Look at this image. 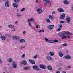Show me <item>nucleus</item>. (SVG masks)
I'll list each match as a JSON object with an SVG mask.
<instances>
[{
  "label": "nucleus",
  "mask_w": 73,
  "mask_h": 73,
  "mask_svg": "<svg viewBox=\"0 0 73 73\" xmlns=\"http://www.w3.org/2000/svg\"><path fill=\"white\" fill-rule=\"evenodd\" d=\"M58 11H59V12H64V10H63V9L61 8H59L58 9Z\"/></svg>",
  "instance_id": "f3484780"
},
{
  "label": "nucleus",
  "mask_w": 73,
  "mask_h": 73,
  "mask_svg": "<svg viewBox=\"0 0 73 73\" xmlns=\"http://www.w3.org/2000/svg\"><path fill=\"white\" fill-rule=\"evenodd\" d=\"M35 28L37 29H38V28H40V26H36Z\"/></svg>",
  "instance_id": "79ce46f5"
},
{
  "label": "nucleus",
  "mask_w": 73,
  "mask_h": 73,
  "mask_svg": "<svg viewBox=\"0 0 73 73\" xmlns=\"http://www.w3.org/2000/svg\"><path fill=\"white\" fill-rule=\"evenodd\" d=\"M25 32H26V31H23V34H25Z\"/></svg>",
  "instance_id": "6e6d98bb"
},
{
  "label": "nucleus",
  "mask_w": 73,
  "mask_h": 73,
  "mask_svg": "<svg viewBox=\"0 0 73 73\" xmlns=\"http://www.w3.org/2000/svg\"><path fill=\"white\" fill-rule=\"evenodd\" d=\"M66 53H69V50H67L66 51Z\"/></svg>",
  "instance_id": "864d4df0"
},
{
  "label": "nucleus",
  "mask_w": 73,
  "mask_h": 73,
  "mask_svg": "<svg viewBox=\"0 0 73 73\" xmlns=\"http://www.w3.org/2000/svg\"><path fill=\"white\" fill-rule=\"evenodd\" d=\"M30 69H31V67H29L27 66L26 67H25L23 68L24 70H29Z\"/></svg>",
  "instance_id": "f8f14e48"
},
{
  "label": "nucleus",
  "mask_w": 73,
  "mask_h": 73,
  "mask_svg": "<svg viewBox=\"0 0 73 73\" xmlns=\"http://www.w3.org/2000/svg\"><path fill=\"white\" fill-rule=\"evenodd\" d=\"M23 64V61H22L20 62V65H22Z\"/></svg>",
  "instance_id": "ea45409f"
},
{
  "label": "nucleus",
  "mask_w": 73,
  "mask_h": 73,
  "mask_svg": "<svg viewBox=\"0 0 73 73\" xmlns=\"http://www.w3.org/2000/svg\"><path fill=\"white\" fill-rule=\"evenodd\" d=\"M42 11V9L41 8H38L36 10L37 12H38L39 14H41Z\"/></svg>",
  "instance_id": "39448f33"
},
{
  "label": "nucleus",
  "mask_w": 73,
  "mask_h": 73,
  "mask_svg": "<svg viewBox=\"0 0 73 73\" xmlns=\"http://www.w3.org/2000/svg\"><path fill=\"white\" fill-rule=\"evenodd\" d=\"M65 17V15L64 13H63L61 15H60V19H64Z\"/></svg>",
  "instance_id": "6e6552de"
},
{
  "label": "nucleus",
  "mask_w": 73,
  "mask_h": 73,
  "mask_svg": "<svg viewBox=\"0 0 73 73\" xmlns=\"http://www.w3.org/2000/svg\"><path fill=\"white\" fill-rule=\"evenodd\" d=\"M13 38H15L16 40H18L19 39V38L17 36H14Z\"/></svg>",
  "instance_id": "c756f323"
},
{
  "label": "nucleus",
  "mask_w": 73,
  "mask_h": 73,
  "mask_svg": "<svg viewBox=\"0 0 73 73\" xmlns=\"http://www.w3.org/2000/svg\"><path fill=\"white\" fill-rule=\"evenodd\" d=\"M1 38L2 40H3V41H4L5 40V39H6V36L4 35L3 36L1 37Z\"/></svg>",
  "instance_id": "412c9836"
},
{
  "label": "nucleus",
  "mask_w": 73,
  "mask_h": 73,
  "mask_svg": "<svg viewBox=\"0 0 73 73\" xmlns=\"http://www.w3.org/2000/svg\"><path fill=\"white\" fill-rule=\"evenodd\" d=\"M60 24H63L64 23V21H60Z\"/></svg>",
  "instance_id": "a18cd8bd"
},
{
  "label": "nucleus",
  "mask_w": 73,
  "mask_h": 73,
  "mask_svg": "<svg viewBox=\"0 0 73 73\" xmlns=\"http://www.w3.org/2000/svg\"><path fill=\"white\" fill-rule=\"evenodd\" d=\"M63 3L67 5L69 4L70 3L69 1L65 0L63 1Z\"/></svg>",
  "instance_id": "2eb2a0df"
},
{
  "label": "nucleus",
  "mask_w": 73,
  "mask_h": 73,
  "mask_svg": "<svg viewBox=\"0 0 73 73\" xmlns=\"http://www.w3.org/2000/svg\"><path fill=\"white\" fill-rule=\"evenodd\" d=\"M11 31H12V32H15V31H16V30L15 29H13V30H11Z\"/></svg>",
  "instance_id": "de8ad7c7"
},
{
  "label": "nucleus",
  "mask_w": 73,
  "mask_h": 73,
  "mask_svg": "<svg viewBox=\"0 0 73 73\" xmlns=\"http://www.w3.org/2000/svg\"><path fill=\"white\" fill-rule=\"evenodd\" d=\"M46 58L47 59V60H48L49 61H50V60H51L52 59V57L50 56H47Z\"/></svg>",
  "instance_id": "4468645a"
},
{
  "label": "nucleus",
  "mask_w": 73,
  "mask_h": 73,
  "mask_svg": "<svg viewBox=\"0 0 73 73\" xmlns=\"http://www.w3.org/2000/svg\"><path fill=\"white\" fill-rule=\"evenodd\" d=\"M66 33L65 31H63L62 32V33H58L59 36L60 37H62V39H67V37L65 36L64 35L66 34Z\"/></svg>",
  "instance_id": "f03ea898"
},
{
  "label": "nucleus",
  "mask_w": 73,
  "mask_h": 73,
  "mask_svg": "<svg viewBox=\"0 0 73 73\" xmlns=\"http://www.w3.org/2000/svg\"><path fill=\"white\" fill-rule=\"evenodd\" d=\"M22 58H25V54H23L22 56Z\"/></svg>",
  "instance_id": "4c0bfd02"
},
{
  "label": "nucleus",
  "mask_w": 73,
  "mask_h": 73,
  "mask_svg": "<svg viewBox=\"0 0 73 73\" xmlns=\"http://www.w3.org/2000/svg\"><path fill=\"white\" fill-rule=\"evenodd\" d=\"M8 27L9 28H14V26L12 25H10L8 26Z\"/></svg>",
  "instance_id": "b1692460"
},
{
  "label": "nucleus",
  "mask_w": 73,
  "mask_h": 73,
  "mask_svg": "<svg viewBox=\"0 0 73 73\" xmlns=\"http://www.w3.org/2000/svg\"><path fill=\"white\" fill-rule=\"evenodd\" d=\"M44 40L46 41L47 43H52V44H53L54 42H58V40H55L54 41L53 40H49L47 38H45Z\"/></svg>",
  "instance_id": "f257e3e1"
},
{
  "label": "nucleus",
  "mask_w": 73,
  "mask_h": 73,
  "mask_svg": "<svg viewBox=\"0 0 73 73\" xmlns=\"http://www.w3.org/2000/svg\"><path fill=\"white\" fill-rule=\"evenodd\" d=\"M19 42H21V43H23V42H25V40L24 39H20L19 40Z\"/></svg>",
  "instance_id": "5701e85b"
},
{
  "label": "nucleus",
  "mask_w": 73,
  "mask_h": 73,
  "mask_svg": "<svg viewBox=\"0 0 73 73\" xmlns=\"http://www.w3.org/2000/svg\"><path fill=\"white\" fill-rule=\"evenodd\" d=\"M67 37L68 38H70V36H69L67 35Z\"/></svg>",
  "instance_id": "603ef678"
},
{
  "label": "nucleus",
  "mask_w": 73,
  "mask_h": 73,
  "mask_svg": "<svg viewBox=\"0 0 73 73\" xmlns=\"http://www.w3.org/2000/svg\"><path fill=\"white\" fill-rule=\"evenodd\" d=\"M17 15L18 17H20L21 16V15H20V13H17Z\"/></svg>",
  "instance_id": "a19ab883"
},
{
  "label": "nucleus",
  "mask_w": 73,
  "mask_h": 73,
  "mask_svg": "<svg viewBox=\"0 0 73 73\" xmlns=\"http://www.w3.org/2000/svg\"><path fill=\"white\" fill-rule=\"evenodd\" d=\"M58 27L60 28H62V25L60 24L58 25Z\"/></svg>",
  "instance_id": "72a5a7b5"
},
{
  "label": "nucleus",
  "mask_w": 73,
  "mask_h": 73,
  "mask_svg": "<svg viewBox=\"0 0 73 73\" xmlns=\"http://www.w3.org/2000/svg\"><path fill=\"white\" fill-rule=\"evenodd\" d=\"M58 54H59V56L60 57H62L64 56L63 54L61 51L59 52H58Z\"/></svg>",
  "instance_id": "9d476101"
},
{
  "label": "nucleus",
  "mask_w": 73,
  "mask_h": 73,
  "mask_svg": "<svg viewBox=\"0 0 73 73\" xmlns=\"http://www.w3.org/2000/svg\"><path fill=\"white\" fill-rule=\"evenodd\" d=\"M13 5L14 7H16V8L18 7V4L17 3H13Z\"/></svg>",
  "instance_id": "a211bd4d"
},
{
  "label": "nucleus",
  "mask_w": 73,
  "mask_h": 73,
  "mask_svg": "<svg viewBox=\"0 0 73 73\" xmlns=\"http://www.w3.org/2000/svg\"><path fill=\"white\" fill-rule=\"evenodd\" d=\"M45 20L47 23H50V20L48 19H46Z\"/></svg>",
  "instance_id": "c85d7f7f"
},
{
  "label": "nucleus",
  "mask_w": 73,
  "mask_h": 73,
  "mask_svg": "<svg viewBox=\"0 0 73 73\" xmlns=\"http://www.w3.org/2000/svg\"><path fill=\"white\" fill-rule=\"evenodd\" d=\"M12 66L13 68L15 69H16L17 68V63L16 62H13Z\"/></svg>",
  "instance_id": "423d86ee"
},
{
  "label": "nucleus",
  "mask_w": 73,
  "mask_h": 73,
  "mask_svg": "<svg viewBox=\"0 0 73 73\" xmlns=\"http://www.w3.org/2000/svg\"><path fill=\"white\" fill-rule=\"evenodd\" d=\"M2 35H0V38H1V37H2Z\"/></svg>",
  "instance_id": "bf43d9fd"
},
{
  "label": "nucleus",
  "mask_w": 73,
  "mask_h": 73,
  "mask_svg": "<svg viewBox=\"0 0 73 73\" xmlns=\"http://www.w3.org/2000/svg\"><path fill=\"white\" fill-rule=\"evenodd\" d=\"M25 11V8H22L21 10V12H24Z\"/></svg>",
  "instance_id": "c9c22d12"
},
{
  "label": "nucleus",
  "mask_w": 73,
  "mask_h": 73,
  "mask_svg": "<svg viewBox=\"0 0 73 73\" xmlns=\"http://www.w3.org/2000/svg\"><path fill=\"white\" fill-rule=\"evenodd\" d=\"M18 23V21H16V22H15V24H17Z\"/></svg>",
  "instance_id": "052dcab7"
},
{
  "label": "nucleus",
  "mask_w": 73,
  "mask_h": 73,
  "mask_svg": "<svg viewBox=\"0 0 73 73\" xmlns=\"http://www.w3.org/2000/svg\"><path fill=\"white\" fill-rule=\"evenodd\" d=\"M49 19H51V20L53 19V17H52V16L51 15H50L49 16Z\"/></svg>",
  "instance_id": "473e14b6"
},
{
  "label": "nucleus",
  "mask_w": 73,
  "mask_h": 73,
  "mask_svg": "<svg viewBox=\"0 0 73 73\" xmlns=\"http://www.w3.org/2000/svg\"><path fill=\"white\" fill-rule=\"evenodd\" d=\"M35 2L36 3H38V0H36L35 1Z\"/></svg>",
  "instance_id": "5fc2aeb1"
},
{
  "label": "nucleus",
  "mask_w": 73,
  "mask_h": 73,
  "mask_svg": "<svg viewBox=\"0 0 73 73\" xmlns=\"http://www.w3.org/2000/svg\"><path fill=\"white\" fill-rule=\"evenodd\" d=\"M47 68H48V69L49 70H53V68H52V66L50 65L47 66Z\"/></svg>",
  "instance_id": "6ab92c4d"
},
{
  "label": "nucleus",
  "mask_w": 73,
  "mask_h": 73,
  "mask_svg": "<svg viewBox=\"0 0 73 73\" xmlns=\"http://www.w3.org/2000/svg\"><path fill=\"white\" fill-rule=\"evenodd\" d=\"M39 67L40 68H41V69H45L46 68V66L45 65H44L43 64H40Z\"/></svg>",
  "instance_id": "0eeeda50"
},
{
  "label": "nucleus",
  "mask_w": 73,
  "mask_h": 73,
  "mask_svg": "<svg viewBox=\"0 0 73 73\" xmlns=\"http://www.w3.org/2000/svg\"><path fill=\"white\" fill-rule=\"evenodd\" d=\"M44 29H42L38 31V32L39 33H41V32H44Z\"/></svg>",
  "instance_id": "2f4dec72"
},
{
  "label": "nucleus",
  "mask_w": 73,
  "mask_h": 73,
  "mask_svg": "<svg viewBox=\"0 0 73 73\" xmlns=\"http://www.w3.org/2000/svg\"><path fill=\"white\" fill-rule=\"evenodd\" d=\"M37 55H36L34 56H33V58H37Z\"/></svg>",
  "instance_id": "37998d69"
},
{
  "label": "nucleus",
  "mask_w": 73,
  "mask_h": 73,
  "mask_svg": "<svg viewBox=\"0 0 73 73\" xmlns=\"http://www.w3.org/2000/svg\"><path fill=\"white\" fill-rule=\"evenodd\" d=\"M36 23H37V24H38V22L37 21L36 22Z\"/></svg>",
  "instance_id": "0e129e2a"
},
{
  "label": "nucleus",
  "mask_w": 73,
  "mask_h": 73,
  "mask_svg": "<svg viewBox=\"0 0 73 73\" xmlns=\"http://www.w3.org/2000/svg\"><path fill=\"white\" fill-rule=\"evenodd\" d=\"M64 57L65 58L67 59V60H70V59H71V56L69 55H66Z\"/></svg>",
  "instance_id": "1a4fd4ad"
},
{
  "label": "nucleus",
  "mask_w": 73,
  "mask_h": 73,
  "mask_svg": "<svg viewBox=\"0 0 73 73\" xmlns=\"http://www.w3.org/2000/svg\"><path fill=\"white\" fill-rule=\"evenodd\" d=\"M5 5L6 7H7V8L9 7V2L8 1L6 2L5 3Z\"/></svg>",
  "instance_id": "ddd939ff"
},
{
  "label": "nucleus",
  "mask_w": 73,
  "mask_h": 73,
  "mask_svg": "<svg viewBox=\"0 0 73 73\" xmlns=\"http://www.w3.org/2000/svg\"><path fill=\"white\" fill-rule=\"evenodd\" d=\"M66 34H68V35H70V36H72V33H71L70 32H65Z\"/></svg>",
  "instance_id": "cd10ccee"
},
{
  "label": "nucleus",
  "mask_w": 73,
  "mask_h": 73,
  "mask_svg": "<svg viewBox=\"0 0 73 73\" xmlns=\"http://www.w3.org/2000/svg\"><path fill=\"white\" fill-rule=\"evenodd\" d=\"M3 1H5V0H2Z\"/></svg>",
  "instance_id": "338daca9"
},
{
  "label": "nucleus",
  "mask_w": 73,
  "mask_h": 73,
  "mask_svg": "<svg viewBox=\"0 0 73 73\" xmlns=\"http://www.w3.org/2000/svg\"><path fill=\"white\" fill-rule=\"evenodd\" d=\"M29 62L33 65H34L35 64V61L34 60H29Z\"/></svg>",
  "instance_id": "dca6fc26"
},
{
  "label": "nucleus",
  "mask_w": 73,
  "mask_h": 73,
  "mask_svg": "<svg viewBox=\"0 0 73 73\" xmlns=\"http://www.w3.org/2000/svg\"><path fill=\"white\" fill-rule=\"evenodd\" d=\"M68 69H71V66H70L69 65L68 66Z\"/></svg>",
  "instance_id": "49530a36"
},
{
  "label": "nucleus",
  "mask_w": 73,
  "mask_h": 73,
  "mask_svg": "<svg viewBox=\"0 0 73 73\" xmlns=\"http://www.w3.org/2000/svg\"><path fill=\"white\" fill-rule=\"evenodd\" d=\"M56 73H61V72L59 71H57L56 72Z\"/></svg>",
  "instance_id": "8fccbe9b"
},
{
  "label": "nucleus",
  "mask_w": 73,
  "mask_h": 73,
  "mask_svg": "<svg viewBox=\"0 0 73 73\" xmlns=\"http://www.w3.org/2000/svg\"><path fill=\"white\" fill-rule=\"evenodd\" d=\"M62 73H66V72L63 71L62 72Z\"/></svg>",
  "instance_id": "e2e57ef3"
},
{
  "label": "nucleus",
  "mask_w": 73,
  "mask_h": 73,
  "mask_svg": "<svg viewBox=\"0 0 73 73\" xmlns=\"http://www.w3.org/2000/svg\"><path fill=\"white\" fill-rule=\"evenodd\" d=\"M24 48H25V46L23 47V46H21L19 48V49H24Z\"/></svg>",
  "instance_id": "f704fd0d"
},
{
  "label": "nucleus",
  "mask_w": 73,
  "mask_h": 73,
  "mask_svg": "<svg viewBox=\"0 0 73 73\" xmlns=\"http://www.w3.org/2000/svg\"><path fill=\"white\" fill-rule=\"evenodd\" d=\"M44 5L45 6H46L47 5V4H46V3H45L44 4Z\"/></svg>",
  "instance_id": "13d9d810"
},
{
  "label": "nucleus",
  "mask_w": 73,
  "mask_h": 73,
  "mask_svg": "<svg viewBox=\"0 0 73 73\" xmlns=\"http://www.w3.org/2000/svg\"><path fill=\"white\" fill-rule=\"evenodd\" d=\"M49 54L51 56H54V53L52 52H51L49 53Z\"/></svg>",
  "instance_id": "393cba45"
},
{
  "label": "nucleus",
  "mask_w": 73,
  "mask_h": 73,
  "mask_svg": "<svg viewBox=\"0 0 73 73\" xmlns=\"http://www.w3.org/2000/svg\"><path fill=\"white\" fill-rule=\"evenodd\" d=\"M52 13L53 14V15H54L56 13V12H55L53 11L52 12Z\"/></svg>",
  "instance_id": "09e8293b"
},
{
  "label": "nucleus",
  "mask_w": 73,
  "mask_h": 73,
  "mask_svg": "<svg viewBox=\"0 0 73 73\" xmlns=\"http://www.w3.org/2000/svg\"><path fill=\"white\" fill-rule=\"evenodd\" d=\"M35 21V19L34 18H31L29 19L28 20V21H30V22H31V21Z\"/></svg>",
  "instance_id": "aec40b11"
},
{
  "label": "nucleus",
  "mask_w": 73,
  "mask_h": 73,
  "mask_svg": "<svg viewBox=\"0 0 73 73\" xmlns=\"http://www.w3.org/2000/svg\"><path fill=\"white\" fill-rule=\"evenodd\" d=\"M28 22L29 27H31V23H30L31 22L28 21Z\"/></svg>",
  "instance_id": "7c9ffc66"
},
{
  "label": "nucleus",
  "mask_w": 73,
  "mask_h": 73,
  "mask_svg": "<svg viewBox=\"0 0 73 73\" xmlns=\"http://www.w3.org/2000/svg\"><path fill=\"white\" fill-rule=\"evenodd\" d=\"M63 46H66V45H67V44L66 43H64L63 44Z\"/></svg>",
  "instance_id": "c03bdc74"
},
{
  "label": "nucleus",
  "mask_w": 73,
  "mask_h": 73,
  "mask_svg": "<svg viewBox=\"0 0 73 73\" xmlns=\"http://www.w3.org/2000/svg\"><path fill=\"white\" fill-rule=\"evenodd\" d=\"M3 73H6L5 72H3Z\"/></svg>",
  "instance_id": "774afa93"
},
{
  "label": "nucleus",
  "mask_w": 73,
  "mask_h": 73,
  "mask_svg": "<svg viewBox=\"0 0 73 73\" xmlns=\"http://www.w3.org/2000/svg\"><path fill=\"white\" fill-rule=\"evenodd\" d=\"M43 1H44L46 3H50V1L49 0H42Z\"/></svg>",
  "instance_id": "bb28decb"
},
{
  "label": "nucleus",
  "mask_w": 73,
  "mask_h": 73,
  "mask_svg": "<svg viewBox=\"0 0 73 73\" xmlns=\"http://www.w3.org/2000/svg\"><path fill=\"white\" fill-rule=\"evenodd\" d=\"M7 36L8 37H10V36H11V35H7Z\"/></svg>",
  "instance_id": "4d7b16f0"
},
{
  "label": "nucleus",
  "mask_w": 73,
  "mask_h": 73,
  "mask_svg": "<svg viewBox=\"0 0 73 73\" xmlns=\"http://www.w3.org/2000/svg\"><path fill=\"white\" fill-rule=\"evenodd\" d=\"M3 62V60H1V58H0V64H2Z\"/></svg>",
  "instance_id": "58836bf2"
},
{
  "label": "nucleus",
  "mask_w": 73,
  "mask_h": 73,
  "mask_svg": "<svg viewBox=\"0 0 73 73\" xmlns=\"http://www.w3.org/2000/svg\"><path fill=\"white\" fill-rule=\"evenodd\" d=\"M66 21L67 23H70L71 21V19L70 17H68L66 19Z\"/></svg>",
  "instance_id": "20e7f679"
},
{
  "label": "nucleus",
  "mask_w": 73,
  "mask_h": 73,
  "mask_svg": "<svg viewBox=\"0 0 73 73\" xmlns=\"http://www.w3.org/2000/svg\"><path fill=\"white\" fill-rule=\"evenodd\" d=\"M13 60L11 58H9L8 59L7 61L9 63H11Z\"/></svg>",
  "instance_id": "4be33fe9"
},
{
  "label": "nucleus",
  "mask_w": 73,
  "mask_h": 73,
  "mask_svg": "<svg viewBox=\"0 0 73 73\" xmlns=\"http://www.w3.org/2000/svg\"><path fill=\"white\" fill-rule=\"evenodd\" d=\"M2 35V34L1 33H0V35Z\"/></svg>",
  "instance_id": "69168bd1"
},
{
  "label": "nucleus",
  "mask_w": 73,
  "mask_h": 73,
  "mask_svg": "<svg viewBox=\"0 0 73 73\" xmlns=\"http://www.w3.org/2000/svg\"><path fill=\"white\" fill-rule=\"evenodd\" d=\"M58 31H61V29H60V28L58 29Z\"/></svg>",
  "instance_id": "3c124183"
},
{
  "label": "nucleus",
  "mask_w": 73,
  "mask_h": 73,
  "mask_svg": "<svg viewBox=\"0 0 73 73\" xmlns=\"http://www.w3.org/2000/svg\"><path fill=\"white\" fill-rule=\"evenodd\" d=\"M19 9H17V12H18Z\"/></svg>",
  "instance_id": "680f3d73"
},
{
  "label": "nucleus",
  "mask_w": 73,
  "mask_h": 73,
  "mask_svg": "<svg viewBox=\"0 0 73 73\" xmlns=\"http://www.w3.org/2000/svg\"><path fill=\"white\" fill-rule=\"evenodd\" d=\"M20 0H14V2H15V3H17Z\"/></svg>",
  "instance_id": "e433bc0d"
},
{
  "label": "nucleus",
  "mask_w": 73,
  "mask_h": 73,
  "mask_svg": "<svg viewBox=\"0 0 73 73\" xmlns=\"http://www.w3.org/2000/svg\"><path fill=\"white\" fill-rule=\"evenodd\" d=\"M23 65H26L27 64V62L26 60H24L23 61Z\"/></svg>",
  "instance_id": "a878e982"
},
{
  "label": "nucleus",
  "mask_w": 73,
  "mask_h": 73,
  "mask_svg": "<svg viewBox=\"0 0 73 73\" xmlns=\"http://www.w3.org/2000/svg\"><path fill=\"white\" fill-rule=\"evenodd\" d=\"M53 27H54V25H51L48 26V29L50 30H52Z\"/></svg>",
  "instance_id": "9b49d317"
},
{
  "label": "nucleus",
  "mask_w": 73,
  "mask_h": 73,
  "mask_svg": "<svg viewBox=\"0 0 73 73\" xmlns=\"http://www.w3.org/2000/svg\"><path fill=\"white\" fill-rule=\"evenodd\" d=\"M33 69H34V70H35L36 71H39L40 70V69H39V68L38 67V66L34 65L32 67Z\"/></svg>",
  "instance_id": "7ed1b4c3"
}]
</instances>
